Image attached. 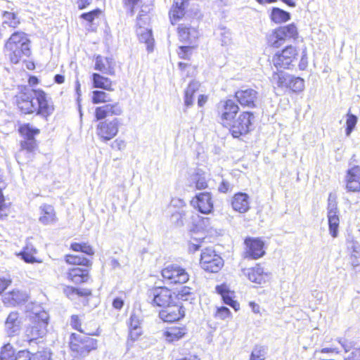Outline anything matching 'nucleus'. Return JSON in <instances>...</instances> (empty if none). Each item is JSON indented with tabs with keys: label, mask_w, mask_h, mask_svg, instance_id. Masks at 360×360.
<instances>
[{
	"label": "nucleus",
	"mask_w": 360,
	"mask_h": 360,
	"mask_svg": "<svg viewBox=\"0 0 360 360\" xmlns=\"http://www.w3.org/2000/svg\"><path fill=\"white\" fill-rule=\"evenodd\" d=\"M141 316L140 313L133 311L129 320V337L132 340H136L142 333L141 323Z\"/></svg>",
	"instance_id": "nucleus-25"
},
{
	"label": "nucleus",
	"mask_w": 360,
	"mask_h": 360,
	"mask_svg": "<svg viewBox=\"0 0 360 360\" xmlns=\"http://www.w3.org/2000/svg\"><path fill=\"white\" fill-rule=\"evenodd\" d=\"M0 360H31L30 354L27 351H20L15 356V351L10 344L5 345L0 353Z\"/></svg>",
	"instance_id": "nucleus-21"
},
{
	"label": "nucleus",
	"mask_w": 360,
	"mask_h": 360,
	"mask_svg": "<svg viewBox=\"0 0 360 360\" xmlns=\"http://www.w3.org/2000/svg\"><path fill=\"white\" fill-rule=\"evenodd\" d=\"M68 278L75 283H85L89 279V271L81 268H73L69 271Z\"/></svg>",
	"instance_id": "nucleus-30"
},
{
	"label": "nucleus",
	"mask_w": 360,
	"mask_h": 360,
	"mask_svg": "<svg viewBox=\"0 0 360 360\" xmlns=\"http://www.w3.org/2000/svg\"><path fill=\"white\" fill-rule=\"evenodd\" d=\"M94 86L96 88L103 89L108 91H112V82L110 79L101 76L98 73L92 75Z\"/></svg>",
	"instance_id": "nucleus-34"
},
{
	"label": "nucleus",
	"mask_w": 360,
	"mask_h": 360,
	"mask_svg": "<svg viewBox=\"0 0 360 360\" xmlns=\"http://www.w3.org/2000/svg\"><path fill=\"white\" fill-rule=\"evenodd\" d=\"M27 132V139L26 141L21 143L22 150H26L28 152H32L36 148V141L33 138L34 134H37L39 131L38 129L30 130L28 127Z\"/></svg>",
	"instance_id": "nucleus-38"
},
{
	"label": "nucleus",
	"mask_w": 360,
	"mask_h": 360,
	"mask_svg": "<svg viewBox=\"0 0 360 360\" xmlns=\"http://www.w3.org/2000/svg\"><path fill=\"white\" fill-rule=\"evenodd\" d=\"M123 110L118 103L105 104L96 108L94 116L97 121H103L108 116L121 115Z\"/></svg>",
	"instance_id": "nucleus-13"
},
{
	"label": "nucleus",
	"mask_w": 360,
	"mask_h": 360,
	"mask_svg": "<svg viewBox=\"0 0 360 360\" xmlns=\"http://www.w3.org/2000/svg\"><path fill=\"white\" fill-rule=\"evenodd\" d=\"M162 276L170 284L185 283L189 279L186 270L176 264H171L163 269Z\"/></svg>",
	"instance_id": "nucleus-11"
},
{
	"label": "nucleus",
	"mask_w": 360,
	"mask_h": 360,
	"mask_svg": "<svg viewBox=\"0 0 360 360\" xmlns=\"http://www.w3.org/2000/svg\"><path fill=\"white\" fill-rule=\"evenodd\" d=\"M70 347L77 356L85 357L91 351L96 349L97 340L85 335L72 333Z\"/></svg>",
	"instance_id": "nucleus-3"
},
{
	"label": "nucleus",
	"mask_w": 360,
	"mask_h": 360,
	"mask_svg": "<svg viewBox=\"0 0 360 360\" xmlns=\"http://www.w3.org/2000/svg\"><path fill=\"white\" fill-rule=\"evenodd\" d=\"M195 44L180 46L179 51L178 52L179 57L184 59L188 58V56L191 55V51L195 48Z\"/></svg>",
	"instance_id": "nucleus-49"
},
{
	"label": "nucleus",
	"mask_w": 360,
	"mask_h": 360,
	"mask_svg": "<svg viewBox=\"0 0 360 360\" xmlns=\"http://www.w3.org/2000/svg\"><path fill=\"white\" fill-rule=\"evenodd\" d=\"M2 26L6 27L8 26V27L15 29L16 28L20 23V19L18 17L17 14L9 12V11H4L2 14Z\"/></svg>",
	"instance_id": "nucleus-33"
},
{
	"label": "nucleus",
	"mask_w": 360,
	"mask_h": 360,
	"mask_svg": "<svg viewBox=\"0 0 360 360\" xmlns=\"http://www.w3.org/2000/svg\"><path fill=\"white\" fill-rule=\"evenodd\" d=\"M110 147L112 149H116L119 150H122L126 147V142L121 139H116L113 141V142L111 143Z\"/></svg>",
	"instance_id": "nucleus-58"
},
{
	"label": "nucleus",
	"mask_w": 360,
	"mask_h": 360,
	"mask_svg": "<svg viewBox=\"0 0 360 360\" xmlns=\"http://www.w3.org/2000/svg\"><path fill=\"white\" fill-rule=\"evenodd\" d=\"M271 19L276 23L286 22L290 19V13L280 8H274L271 13Z\"/></svg>",
	"instance_id": "nucleus-42"
},
{
	"label": "nucleus",
	"mask_w": 360,
	"mask_h": 360,
	"mask_svg": "<svg viewBox=\"0 0 360 360\" xmlns=\"http://www.w3.org/2000/svg\"><path fill=\"white\" fill-rule=\"evenodd\" d=\"M191 205L203 214H209L213 209V202L210 193H201L191 200Z\"/></svg>",
	"instance_id": "nucleus-17"
},
{
	"label": "nucleus",
	"mask_w": 360,
	"mask_h": 360,
	"mask_svg": "<svg viewBox=\"0 0 360 360\" xmlns=\"http://www.w3.org/2000/svg\"><path fill=\"white\" fill-rule=\"evenodd\" d=\"M184 334L185 330L184 328L172 327L165 333V336L167 342H172L179 340Z\"/></svg>",
	"instance_id": "nucleus-39"
},
{
	"label": "nucleus",
	"mask_w": 360,
	"mask_h": 360,
	"mask_svg": "<svg viewBox=\"0 0 360 360\" xmlns=\"http://www.w3.org/2000/svg\"><path fill=\"white\" fill-rule=\"evenodd\" d=\"M221 44L226 46L229 45L231 41V33L229 30H226L225 28L221 29Z\"/></svg>",
	"instance_id": "nucleus-55"
},
{
	"label": "nucleus",
	"mask_w": 360,
	"mask_h": 360,
	"mask_svg": "<svg viewBox=\"0 0 360 360\" xmlns=\"http://www.w3.org/2000/svg\"><path fill=\"white\" fill-rule=\"evenodd\" d=\"M207 101V96L200 95L198 100V105L199 107H202Z\"/></svg>",
	"instance_id": "nucleus-64"
},
{
	"label": "nucleus",
	"mask_w": 360,
	"mask_h": 360,
	"mask_svg": "<svg viewBox=\"0 0 360 360\" xmlns=\"http://www.w3.org/2000/svg\"><path fill=\"white\" fill-rule=\"evenodd\" d=\"M71 326L76 330H79L82 333H84L89 335H94L95 333L86 332L85 330L81 328V324L79 321V318L77 315H72L71 317Z\"/></svg>",
	"instance_id": "nucleus-53"
},
{
	"label": "nucleus",
	"mask_w": 360,
	"mask_h": 360,
	"mask_svg": "<svg viewBox=\"0 0 360 360\" xmlns=\"http://www.w3.org/2000/svg\"><path fill=\"white\" fill-rule=\"evenodd\" d=\"M200 84L198 82H191L185 91L184 103L186 107H190L193 103V95L199 89Z\"/></svg>",
	"instance_id": "nucleus-36"
},
{
	"label": "nucleus",
	"mask_w": 360,
	"mask_h": 360,
	"mask_svg": "<svg viewBox=\"0 0 360 360\" xmlns=\"http://www.w3.org/2000/svg\"><path fill=\"white\" fill-rule=\"evenodd\" d=\"M358 117L351 114L349 112L347 114V120H346V129H345V134L347 136H349L354 129L355 128V126L357 123Z\"/></svg>",
	"instance_id": "nucleus-45"
},
{
	"label": "nucleus",
	"mask_w": 360,
	"mask_h": 360,
	"mask_svg": "<svg viewBox=\"0 0 360 360\" xmlns=\"http://www.w3.org/2000/svg\"><path fill=\"white\" fill-rule=\"evenodd\" d=\"M178 32L180 40L188 44H195L199 36L198 31L195 28L184 24L179 26Z\"/></svg>",
	"instance_id": "nucleus-24"
},
{
	"label": "nucleus",
	"mask_w": 360,
	"mask_h": 360,
	"mask_svg": "<svg viewBox=\"0 0 360 360\" xmlns=\"http://www.w3.org/2000/svg\"><path fill=\"white\" fill-rule=\"evenodd\" d=\"M264 351L261 347H255L252 352L250 360H264Z\"/></svg>",
	"instance_id": "nucleus-54"
},
{
	"label": "nucleus",
	"mask_w": 360,
	"mask_h": 360,
	"mask_svg": "<svg viewBox=\"0 0 360 360\" xmlns=\"http://www.w3.org/2000/svg\"><path fill=\"white\" fill-rule=\"evenodd\" d=\"M148 301L153 306L160 307H165L174 302L172 291L163 287L149 290Z\"/></svg>",
	"instance_id": "nucleus-9"
},
{
	"label": "nucleus",
	"mask_w": 360,
	"mask_h": 360,
	"mask_svg": "<svg viewBox=\"0 0 360 360\" xmlns=\"http://www.w3.org/2000/svg\"><path fill=\"white\" fill-rule=\"evenodd\" d=\"M65 262L70 264L82 265L87 267L91 266L92 264L91 261L86 259V257L75 255H66Z\"/></svg>",
	"instance_id": "nucleus-40"
},
{
	"label": "nucleus",
	"mask_w": 360,
	"mask_h": 360,
	"mask_svg": "<svg viewBox=\"0 0 360 360\" xmlns=\"http://www.w3.org/2000/svg\"><path fill=\"white\" fill-rule=\"evenodd\" d=\"M147 12V11L143 9L141 11V13L136 19V27H140L141 26L147 27L148 25L150 18Z\"/></svg>",
	"instance_id": "nucleus-48"
},
{
	"label": "nucleus",
	"mask_w": 360,
	"mask_h": 360,
	"mask_svg": "<svg viewBox=\"0 0 360 360\" xmlns=\"http://www.w3.org/2000/svg\"><path fill=\"white\" fill-rule=\"evenodd\" d=\"M115 63L112 58L103 57L100 55L96 57L95 70L109 75H115Z\"/></svg>",
	"instance_id": "nucleus-22"
},
{
	"label": "nucleus",
	"mask_w": 360,
	"mask_h": 360,
	"mask_svg": "<svg viewBox=\"0 0 360 360\" xmlns=\"http://www.w3.org/2000/svg\"><path fill=\"white\" fill-rule=\"evenodd\" d=\"M297 55V49L292 46H288L281 52L276 53L273 56L272 62L277 68H290L296 60Z\"/></svg>",
	"instance_id": "nucleus-10"
},
{
	"label": "nucleus",
	"mask_w": 360,
	"mask_h": 360,
	"mask_svg": "<svg viewBox=\"0 0 360 360\" xmlns=\"http://www.w3.org/2000/svg\"><path fill=\"white\" fill-rule=\"evenodd\" d=\"M31 325L25 330L30 340L43 337L46 333L48 314L45 311L35 314L32 318Z\"/></svg>",
	"instance_id": "nucleus-4"
},
{
	"label": "nucleus",
	"mask_w": 360,
	"mask_h": 360,
	"mask_svg": "<svg viewBox=\"0 0 360 360\" xmlns=\"http://www.w3.org/2000/svg\"><path fill=\"white\" fill-rule=\"evenodd\" d=\"M34 360H51V352L49 350L44 349L38 352L34 355Z\"/></svg>",
	"instance_id": "nucleus-56"
},
{
	"label": "nucleus",
	"mask_w": 360,
	"mask_h": 360,
	"mask_svg": "<svg viewBox=\"0 0 360 360\" xmlns=\"http://www.w3.org/2000/svg\"><path fill=\"white\" fill-rule=\"evenodd\" d=\"M36 254L37 250L35 248L32 244L27 243L22 251L18 254V256H20L21 259L27 263L40 262L34 257Z\"/></svg>",
	"instance_id": "nucleus-31"
},
{
	"label": "nucleus",
	"mask_w": 360,
	"mask_h": 360,
	"mask_svg": "<svg viewBox=\"0 0 360 360\" xmlns=\"http://www.w3.org/2000/svg\"><path fill=\"white\" fill-rule=\"evenodd\" d=\"M308 65L307 57V49H303L302 52L301 60L299 63V68L301 70H304Z\"/></svg>",
	"instance_id": "nucleus-59"
},
{
	"label": "nucleus",
	"mask_w": 360,
	"mask_h": 360,
	"mask_svg": "<svg viewBox=\"0 0 360 360\" xmlns=\"http://www.w3.org/2000/svg\"><path fill=\"white\" fill-rule=\"evenodd\" d=\"M239 107L232 100H227L219 107V122L224 127L231 124L232 120L238 113Z\"/></svg>",
	"instance_id": "nucleus-12"
},
{
	"label": "nucleus",
	"mask_w": 360,
	"mask_h": 360,
	"mask_svg": "<svg viewBox=\"0 0 360 360\" xmlns=\"http://www.w3.org/2000/svg\"><path fill=\"white\" fill-rule=\"evenodd\" d=\"M327 215L338 214V204L335 195L330 193L328 199Z\"/></svg>",
	"instance_id": "nucleus-47"
},
{
	"label": "nucleus",
	"mask_w": 360,
	"mask_h": 360,
	"mask_svg": "<svg viewBox=\"0 0 360 360\" xmlns=\"http://www.w3.org/2000/svg\"><path fill=\"white\" fill-rule=\"evenodd\" d=\"M233 209L240 213H245L250 209V198L245 193L235 194L231 200Z\"/></svg>",
	"instance_id": "nucleus-23"
},
{
	"label": "nucleus",
	"mask_w": 360,
	"mask_h": 360,
	"mask_svg": "<svg viewBox=\"0 0 360 360\" xmlns=\"http://www.w3.org/2000/svg\"><path fill=\"white\" fill-rule=\"evenodd\" d=\"M111 101L110 96L105 92L101 91H94L92 102L94 104L108 103Z\"/></svg>",
	"instance_id": "nucleus-44"
},
{
	"label": "nucleus",
	"mask_w": 360,
	"mask_h": 360,
	"mask_svg": "<svg viewBox=\"0 0 360 360\" xmlns=\"http://www.w3.org/2000/svg\"><path fill=\"white\" fill-rule=\"evenodd\" d=\"M195 186L198 189H205L207 187V180L206 174L201 171H198L195 175Z\"/></svg>",
	"instance_id": "nucleus-46"
},
{
	"label": "nucleus",
	"mask_w": 360,
	"mask_h": 360,
	"mask_svg": "<svg viewBox=\"0 0 360 360\" xmlns=\"http://www.w3.org/2000/svg\"><path fill=\"white\" fill-rule=\"evenodd\" d=\"M345 360H360V349H356L352 351Z\"/></svg>",
	"instance_id": "nucleus-60"
},
{
	"label": "nucleus",
	"mask_w": 360,
	"mask_h": 360,
	"mask_svg": "<svg viewBox=\"0 0 360 360\" xmlns=\"http://www.w3.org/2000/svg\"><path fill=\"white\" fill-rule=\"evenodd\" d=\"M246 245L245 257L257 259L264 255V243L257 238H248L245 240Z\"/></svg>",
	"instance_id": "nucleus-14"
},
{
	"label": "nucleus",
	"mask_w": 360,
	"mask_h": 360,
	"mask_svg": "<svg viewBox=\"0 0 360 360\" xmlns=\"http://www.w3.org/2000/svg\"><path fill=\"white\" fill-rule=\"evenodd\" d=\"M188 0H174L173 6L170 10L169 15L172 24L185 14V8L188 6Z\"/></svg>",
	"instance_id": "nucleus-27"
},
{
	"label": "nucleus",
	"mask_w": 360,
	"mask_h": 360,
	"mask_svg": "<svg viewBox=\"0 0 360 360\" xmlns=\"http://www.w3.org/2000/svg\"><path fill=\"white\" fill-rule=\"evenodd\" d=\"M136 35L140 42L145 43L147 46V50L149 52L153 50L154 39L152 36V30L148 27L141 26L136 29Z\"/></svg>",
	"instance_id": "nucleus-28"
},
{
	"label": "nucleus",
	"mask_w": 360,
	"mask_h": 360,
	"mask_svg": "<svg viewBox=\"0 0 360 360\" xmlns=\"http://www.w3.org/2000/svg\"><path fill=\"white\" fill-rule=\"evenodd\" d=\"M288 75V74L283 72H274L271 77V82L274 87L278 89L286 88Z\"/></svg>",
	"instance_id": "nucleus-35"
},
{
	"label": "nucleus",
	"mask_w": 360,
	"mask_h": 360,
	"mask_svg": "<svg viewBox=\"0 0 360 360\" xmlns=\"http://www.w3.org/2000/svg\"><path fill=\"white\" fill-rule=\"evenodd\" d=\"M70 248L75 252H82L87 255H93L94 254V250L92 247L87 243H74L70 245Z\"/></svg>",
	"instance_id": "nucleus-43"
},
{
	"label": "nucleus",
	"mask_w": 360,
	"mask_h": 360,
	"mask_svg": "<svg viewBox=\"0 0 360 360\" xmlns=\"http://www.w3.org/2000/svg\"><path fill=\"white\" fill-rule=\"evenodd\" d=\"M297 36V27L293 24H290L275 30L269 36L268 41L271 46L278 48L287 39L295 38Z\"/></svg>",
	"instance_id": "nucleus-8"
},
{
	"label": "nucleus",
	"mask_w": 360,
	"mask_h": 360,
	"mask_svg": "<svg viewBox=\"0 0 360 360\" xmlns=\"http://www.w3.org/2000/svg\"><path fill=\"white\" fill-rule=\"evenodd\" d=\"M191 290V289L190 288L184 286L180 291H179L176 295V297L179 300L184 301L188 300L191 299V297L193 296Z\"/></svg>",
	"instance_id": "nucleus-51"
},
{
	"label": "nucleus",
	"mask_w": 360,
	"mask_h": 360,
	"mask_svg": "<svg viewBox=\"0 0 360 360\" xmlns=\"http://www.w3.org/2000/svg\"><path fill=\"white\" fill-rule=\"evenodd\" d=\"M20 91L15 96L18 108L25 114L36 112L46 117L53 112V105L47 99L46 94L42 90H34L28 86H20Z\"/></svg>",
	"instance_id": "nucleus-1"
},
{
	"label": "nucleus",
	"mask_w": 360,
	"mask_h": 360,
	"mask_svg": "<svg viewBox=\"0 0 360 360\" xmlns=\"http://www.w3.org/2000/svg\"><path fill=\"white\" fill-rule=\"evenodd\" d=\"M231 313L229 308L226 307H217L216 313L214 314L215 318L219 319L221 320H224L225 319L229 317Z\"/></svg>",
	"instance_id": "nucleus-52"
},
{
	"label": "nucleus",
	"mask_w": 360,
	"mask_h": 360,
	"mask_svg": "<svg viewBox=\"0 0 360 360\" xmlns=\"http://www.w3.org/2000/svg\"><path fill=\"white\" fill-rule=\"evenodd\" d=\"M5 328L9 336H13L18 333L20 328V321L18 312L13 311L9 314L5 322Z\"/></svg>",
	"instance_id": "nucleus-26"
},
{
	"label": "nucleus",
	"mask_w": 360,
	"mask_h": 360,
	"mask_svg": "<svg viewBox=\"0 0 360 360\" xmlns=\"http://www.w3.org/2000/svg\"><path fill=\"white\" fill-rule=\"evenodd\" d=\"M253 120L254 115L252 113L243 112L236 119L233 120L231 124L227 127L230 128V131L234 138H239L250 131Z\"/></svg>",
	"instance_id": "nucleus-7"
},
{
	"label": "nucleus",
	"mask_w": 360,
	"mask_h": 360,
	"mask_svg": "<svg viewBox=\"0 0 360 360\" xmlns=\"http://www.w3.org/2000/svg\"><path fill=\"white\" fill-rule=\"evenodd\" d=\"M200 264L205 271L217 273L223 267L224 260L212 248H208L202 251Z\"/></svg>",
	"instance_id": "nucleus-6"
},
{
	"label": "nucleus",
	"mask_w": 360,
	"mask_h": 360,
	"mask_svg": "<svg viewBox=\"0 0 360 360\" xmlns=\"http://www.w3.org/2000/svg\"><path fill=\"white\" fill-rule=\"evenodd\" d=\"M120 125V122L117 118L101 121L96 125V134L101 142L107 143L117 136Z\"/></svg>",
	"instance_id": "nucleus-5"
},
{
	"label": "nucleus",
	"mask_w": 360,
	"mask_h": 360,
	"mask_svg": "<svg viewBox=\"0 0 360 360\" xmlns=\"http://www.w3.org/2000/svg\"><path fill=\"white\" fill-rule=\"evenodd\" d=\"M185 315L184 309L177 304H169L159 313L160 318L165 322H174Z\"/></svg>",
	"instance_id": "nucleus-15"
},
{
	"label": "nucleus",
	"mask_w": 360,
	"mask_h": 360,
	"mask_svg": "<svg viewBox=\"0 0 360 360\" xmlns=\"http://www.w3.org/2000/svg\"><path fill=\"white\" fill-rule=\"evenodd\" d=\"M91 2H92V0H77L78 8H79V9H81V10L84 9L87 6L91 4Z\"/></svg>",
	"instance_id": "nucleus-62"
},
{
	"label": "nucleus",
	"mask_w": 360,
	"mask_h": 360,
	"mask_svg": "<svg viewBox=\"0 0 360 360\" xmlns=\"http://www.w3.org/2000/svg\"><path fill=\"white\" fill-rule=\"evenodd\" d=\"M346 188L350 192L360 191V167L354 166L347 170L346 176Z\"/></svg>",
	"instance_id": "nucleus-19"
},
{
	"label": "nucleus",
	"mask_w": 360,
	"mask_h": 360,
	"mask_svg": "<svg viewBox=\"0 0 360 360\" xmlns=\"http://www.w3.org/2000/svg\"><path fill=\"white\" fill-rule=\"evenodd\" d=\"M217 292L221 295L225 304L238 311L240 308L238 302L233 300V292L230 291L226 285H218L216 287Z\"/></svg>",
	"instance_id": "nucleus-29"
},
{
	"label": "nucleus",
	"mask_w": 360,
	"mask_h": 360,
	"mask_svg": "<svg viewBox=\"0 0 360 360\" xmlns=\"http://www.w3.org/2000/svg\"><path fill=\"white\" fill-rule=\"evenodd\" d=\"M30 40L23 32H15L5 44V49L8 52L10 60L16 64L22 58L29 57L31 54Z\"/></svg>",
	"instance_id": "nucleus-2"
},
{
	"label": "nucleus",
	"mask_w": 360,
	"mask_h": 360,
	"mask_svg": "<svg viewBox=\"0 0 360 360\" xmlns=\"http://www.w3.org/2000/svg\"><path fill=\"white\" fill-rule=\"evenodd\" d=\"M124 305V302L120 298H115L112 302V306L117 309H120Z\"/></svg>",
	"instance_id": "nucleus-63"
},
{
	"label": "nucleus",
	"mask_w": 360,
	"mask_h": 360,
	"mask_svg": "<svg viewBox=\"0 0 360 360\" xmlns=\"http://www.w3.org/2000/svg\"><path fill=\"white\" fill-rule=\"evenodd\" d=\"M329 226V232L333 238L338 236V227L340 224V218L338 214H333L327 215Z\"/></svg>",
	"instance_id": "nucleus-41"
},
{
	"label": "nucleus",
	"mask_w": 360,
	"mask_h": 360,
	"mask_svg": "<svg viewBox=\"0 0 360 360\" xmlns=\"http://www.w3.org/2000/svg\"><path fill=\"white\" fill-rule=\"evenodd\" d=\"M287 83V89H290L293 92H300L304 88V81L299 77H295L289 75Z\"/></svg>",
	"instance_id": "nucleus-37"
},
{
	"label": "nucleus",
	"mask_w": 360,
	"mask_h": 360,
	"mask_svg": "<svg viewBox=\"0 0 360 360\" xmlns=\"http://www.w3.org/2000/svg\"><path fill=\"white\" fill-rule=\"evenodd\" d=\"M63 292L65 295L71 300H74L76 296H82L84 295L80 292L79 290L70 286H66L64 288Z\"/></svg>",
	"instance_id": "nucleus-50"
},
{
	"label": "nucleus",
	"mask_w": 360,
	"mask_h": 360,
	"mask_svg": "<svg viewBox=\"0 0 360 360\" xmlns=\"http://www.w3.org/2000/svg\"><path fill=\"white\" fill-rule=\"evenodd\" d=\"M11 283V279L0 278V294Z\"/></svg>",
	"instance_id": "nucleus-61"
},
{
	"label": "nucleus",
	"mask_w": 360,
	"mask_h": 360,
	"mask_svg": "<svg viewBox=\"0 0 360 360\" xmlns=\"http://www.w3.org/2000/svg\"><path fill=\"white\" fill-rule=\"evenodd\" d=\"M258 92L253 89L238 90L235 97L243 107L254 108L257 99Z\"/></svg>",
	"instance_id": "nucleus-16"
},
{
	"label": "nucleus",
	"mask_w": 360,
	"mask_h": 360,
	"mask_svg": "<svg viewBox=\"0 0 360 360\" xmlns=\"http://www.w3.org/2000/svg\"><path fill=\"white\" fill-rule=\"evenodd\" d=\"M100 13V10L96 9L92 11H90L89 13H84L81 15V18L84 19L85 20L88 22H92L94 18L98 16V15Z\"/></svg>",
	"instance_id": "nucleus-57"
},
{
	"label": "nucleus",
	"mask_w": 360,
	"mask_h": 360,
	"mask_svg": "<svg viewBox=\"0 0 360 360\" xmlns=\"http://www.w3.org/2000/svg\"><path fill=\"white\" fill-rule=\"evenodd\" d=\"M244 274L251 282L259 285L266 283L270 279V274L264 271L263 267L259 264L244 270Z\"/></svg>",
	"instance_id": "nucleus-18"
},
{
	"label": "nucleus",
	"mask_w": 360,
	"mask_h": 360,
	"mask_svg": "<svg viewBox=\"0 0 360 360\" xmlns=\"http://www.w3.org/2000/svg\"><path fill=\"white\" fill-rule=\"evenodd\" d=\"M28 295L26 292L15 289L4 295V302L10 306H18L25 303L28 300Z\"/></svg>",
	"instance_id": "nucleus-20"
},
{
	"label": "nucleus",
	"mask_w": 360,
	"mask_h": 360,
	"mask_svg": "<svg viewBox=\"0 0 360 360\" xmlns=\"http://www.w3.org/2000/svg\"><path fill=\"white\" fill-rule=\"evenodd\" d=\"M41 216L39 221L44 224H52L56 221V216L53 207L51 205H44L40 207Z\"/></svg>",
	"instance_id": "nucleus-32"
}]
</instances>
